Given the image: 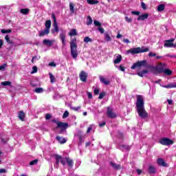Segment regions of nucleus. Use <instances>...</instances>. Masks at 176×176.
I'll return each instance as SVG.
<instances>
[{"label": "nucleus", "instance_id": "nucleus-63", "mask_svg": "<svg viewBox=\"0 0 176 176\" xmlns=\"http://www.w3.org/2000/svg\"><path fill=\"white\" fill-rule=\"evenodd\" d=\"M6 173V169H0V173Z\"/></svg>", "mask_w": 176, "mask_h": 176}, {"label": "nucleus", "instance_id": "nucleus-52", "mask_svg": "<svg viewBox=\"0 0 176 176\" xmlns=\"http://www.w3.org/2000/svg\"><path fill=\"white\" fill-rule=\"evenodd\" d=\"M5 39L8 43H10V38H9V35L6 36Z\"/></svg>", "mask_w": 176, "mask_h": 176}, {"label": "nucleus", "instance_id": "nucleus-36", "mask_svg": "<svg viewBox=\"0 0 176 176\" xmlns=\"http://www.w3.org/2000/svg\"><path fill=\"white\" fill-rule=\"evenodd\" d=\"M69 9L71 13H75V9H74V3H69Z\"/></svg>", "mask_w": 176, "mask_h": 176}, {"label": "nucleus", "instance_id": "nucleus-58", "mask_svg": "<svg viewBox=\"0 0 176 176\" xmlns=\"http://www.w3.org/2000/svg\"><path fill=\"white\" fill-rule=\"evenodd\" d=\"M125 20L126 21H127L128 23H131V18H128L127 16H125Z\"/></svg>", "mask_w": 176, "mask_h": 176}, {"label": "nucleus", "instance_id": "nucleus-37", "mask_svg": "<svg viewBox=\"0 0 176 176\" xmlns=\"http://www.w3.org/2000/svg\"><path fill=\"white\" fill-rule=\"evenodd\" d=\"M2 86H10L12 85V82L10 81H4L1 82Z\"/></svg>", "mask_w": 176, "mask_h": 176}, {"label": "nucleus", "instance_id": "nucleus-32", "mask_svg": "<svg viewBox=\"0 0 176 176\" xmlns=\"http://www.w3.org/2000/svg\"><path fill=\"white\" fill-rule=\"evenodd\" d=\"M54 32H58V25H57V23H54V30H52V33L54 34Z\"/></svg>", "mask_w": 176, "mask_h": 176}, {"label": "nucleus", "instance_id": "nucleus-42", "mask_svg": "<svg viewBox=\"0 0 176 176\" xmlns=\"http://www.w3.org/2000/svg\"><path fill=\"white\" fill-rule=\"evenodd\" d=\"M104 97H105V92H102L99 94V100H102V98H104Z\"/></svg>", "mask_w": 176, "mask_h": 176}, {"label": "nucleus", "instance_id": "nucleus-18", "mask_svg": "<svg viewBox=\"0 0 176 176\" xmlns=\"http://www.w3.org/2000/svg\"><path fill=\"white\" fill-rule=\"evenodd\" d=\"M94 25H96V27H98V30H99L100 34H104V28L101 27V23H94Z\"/></svg>", "mask_w": 176, "mask_h": 176}, {"label": "nucleus", "instance_id": "nucleus-33", "mask_svg": "<svg viewBox=\"0 0 176 176\" xmlns=\"http://www.w3.org/2000/svg\"><path fill=\"white\" fill-rule=\"evenodd\" d=\"M165 6L164 4H160L157 7V11L158 12H163L164 10Z\"/></svg>", "mask_w": 176, "mask_h": 176}, {"label": "nucleus", "instance_id": "nucleus-2", "mask_svg": "<svg viewBox=\"0 0 176 176\" xmlns=\"http://www.w3.org/2000/svg\"><path fill=\"white\" fill-rule=\"evenodd\" d=\"M136 109L140 118L142 119L148 118V112L145 110L144 98L141 95L137 96Z\"/></svg>", "mask_w": 176, "mask_h": 176}, {"label": "nucleus", "instance_id": "nucleus-6", "mask_svg": "<svg viewBox=\"0 0 176 176\" xmlns=\"http://www.w3.org/2000/svg\"><path fill=\"white\" fill-rule=\"evenodd\" d=\"M57 129H60L58 131V134H63L65 131H67V129H68V124L65 122H57Z\"/></svg>", "mask_w": 176, "mask_h": 176}, {"label": "nucleus", "instance_id": "nucleus-35", "mask_svg": "<svg viewBox=\"0 0 176 176\" xmlns=\"http://www.w3.org/2000/svg\"><path fill=\"white\" fill-rule=\"evenodd\" d=\"M93 129H96V126H94V124L90 125V126L88 127V129H87V133H90V131H91V130H93Z\"/></svg>", "mask_w": 176, "mask_h": 176}, {"label": "nucleus", "instance_id": "nucleus-53", "mask_svg": "<svg viewBox=\"0 0 176 176\" xmlns=\"http://www.w3.org/2000/svg\"><path fill=\"white\" fill-rule=\"evenodd\" d=\"M105 124H107V122H105L104 121L102 122H100L99 123V126L100 127H104V126H105Z\"/></svg>", "mask_w": 176, "mask_h": 176}, {"label": "nucleus", "instance_id": "nucleus-8", "mask_svg": "<svg viewBox=\"0 0 176 176\" xmlns=\"http://www.w3.org/2000/svg\"><path fill=\"white\" fill-rule=\"evenodd\" d=\"M160 143L162 145H166V146H168V145H173V144H174V142H173V140L168 139V138H162L160 140Z\"/></svg>", "mask_w": 176, "mask_h": 176}, {"label": "nucleus", "instance_id": "nucleus-40", "mask_svg": "<svg viewBox=\"0 0 176 176\" xmlns=\"http://www.w3.org/2000/svg\"><path fill=\"white\" fill-rule=\"evenodd\" d=\"M6 67H8V65H6V63L0 65V71H5V68H6Z\"/></svg>", "mask_w": 176, "mask_h": 176}, {"label": "nucleus", "instance_id": "nucleus-51", "mask_svg": "<svg viewBox=\"0 0 176 176\" xmlns=\"http://www.w3.org/2000/svg\"><path fill=\"white\" fill-rule=\"evenodd\" d=\"M48 65H49V67H56L57 65L54 62H51L48 64Z\"/></svg>", "mask_w": 176, "mask_h": 176}, {"label": "nucleus", "instance_id": "nucleus-38", "mask_svg": "<svg viewBox=\"0 0 176 176\" xmlns=\"http://www.w3.org/2000/svg\"><path fill=\"white\" fill-rule=\"evenodd\" d=\"M35 93H38V94H41V93H43V88H36L34 90Z\"/></svg>", "mask_w": 176, "mask_h": 176}, {"label": "nucleus", "instance_id": "nucleus-57", "mask_svg": "<svg viewBox=\"0 0 176 176\" xmlns=\"http://www.w3.org/2000/svg\"><path fill=\"white\" fill-rule=\"evenodd\" d=\"M51 118H52V115H50V114H46L45 115L46 120H49V119H51Z\"/></svg>", "mask_w": 176, "mask_h": 176}, {"label": "nucleus", "instance_id": "nucleus-54", "mask_svg": "<svg viewBox=\"0 0 176 176\" xmlns=\"http://www.w3.org/2000/svg\"><path fill=\"white\" fill-rule=\"evenodd\" d=\"M155 56H156L155 53H153V52L148 53V57H155Z\"/></svg>", "mask_w": 176, "mask_h": 176}, {"label": "nucleus", "instance_id": "nucleus-7", "mask_svg": "<svg viewBox=\"0 0 176 176\" xmlns=\"http://www.w3.org/2000/svg\"><path fill=\"white\" fill-rule=\"evenodd\" d=\"M50 27H52L51 23H45V29L39 32V36H45V35H49L50 32Z\"/></svg>", "mask_w": 176, "mask_h": 176}, {"label": "nucleus", "instance_id": "nucleus-47", "mask_svg": "<svg viewBox=\"0 0 176 176\" xmlns=\"http://www.w3.org/2000/svg\"><path fill=\"white\" fill-rule=\"evenodd\" d=\"M36 72H38V68L36 67V66H34L32 67V74H36Z\"/></svg>", "mask_w": 176, "mask_h": 176}, {"label": "nucleus", "instance_id": "nucleus-10", "mask_svg": "<svg viewBox=\"0 0 176 176\" xmlns=\"http://www.w3.org/2000/svg\"><path fill=\"white\" fill-rule=\"evenodd\" d=\"M107 116L111 119L116 118V113H113V110L111 107H107Z\"/></svg>", "mask_w": 176, "mask_h": 176}, {"label": "nucleus", "instance_id": "nucleus-60", "mask_svg": "<svg viewBox=\"0 0 176 176\" xmlns=\"http://www.w3.org/2000/svg\"><path fill=\"white\" fill-rule=\"evenodd\" d=\"M72 109H73V111H79V109H80V107H71Z\"/></svg>", "mask_w": 176, "mask_h": 176}, {"label": "nucleus", "instance_id": "nucleus-24", "mask_svg": "<svg viewBox=\"0 0 176 176\" xmlns=\"http://www.w3.org/2000/svg\"><path fill=\"white\" fill-rule=\"evenodd\" d=\"M87 3L89 5H97V3H100V1L98 0H87Z\"/></svg>", "mask_w": 176, "mask_h": 176}, {"label": "nucleus", "instance_id": "nucleus-55", "mask_svg": "<svg viewBox=\"0 0 176 176\" xmlns=\"http://www.w3.org/2000/svg\"><path fill=\"white\" fill-rule=\"evenodd\" d=\"M41 58V56H34L32 59V62L34 63V61H35V60H39Z\"/></svg>", "mask_w": 176, "mask_h": 176}, {"label": "nucleus", "instance_id": "nucleus-62", "mask_svg": "<svg viewBox=\"0 0 176 176\" xmlns=\"http://www.w3.org/2000/svg\"><path fill=\"white\" fill-rule=\"evenodd\" d=\"M123 42L124 43H130V40H129L127 38H124Z\"/></svg>", "mask_w": 176, "mask_h": 176}, {"label": "nucleus", "instance_id": "nucleus-43", "mask_svg": "<svg viewBox=\"0 0 176 176\" xmlns=\"http://www.w3.org/2000/svg\"><path fill=\"white\" fill-rule=\"evenodd\" d=\"M117 68H118V69L122 72H124V69H126V68L122 65H120V67H117Z\"/></svg>", "mask_w": 176, "mask_h": 176}, {"label": "nucleus", "instance_id": "nucleus-17", "mask_svg": "<svg viewBox=\"0 0 176 176\" xmlns=\"http://www.w3.org/2000/svg\"><path fill=\"white\" fill-rule=\"evenodd\" d=\"M99 79L100 82L103 83V85H109V80H107V78H104L102 76H100L99 77Z\"/></svg>", "mask_w": 176, "mask_h": 176}, {"label": "nucleus", "instance_id": "nucleus-28", "mask_svg": "<svg viewBox=\"0 0 176 176\" xmlns=\"http://www.w3.org/2000/svg\"><path fill=\"white\" fill-rule=\"evenodd\" d=\"M162 74H164L165 75H168V76H170L171 74H173V72L168 69H164V72H162Z\"/></svg>", "mask_w": 176, "mask_h": 176}, {"label": "nucleus", "instance_id": "nucleus-48", "mask_svg": "<svg viewBox=\"0 0 176 176\" xmlns=\"http://www.w3.org/2000/svg\"><path fill=\"white\" fill-rule=\"evenodd\" d=\"M131 14H134L135 16H140V12L139 11H131Z\"/></svg>", "mask_w": 176, "mask_h": 176}, {"label": "nucleus", "instance_id": "nucleus-45", "mask_svg": "<svg viewBox=\"0 0 176 176\" xmlns=\"http://www.w3.org/2000/svg\"><path fill=\"white\" fill-rule=\"evenodd\" d=\"M51 17L53 19L54 23H57V19H56V14H54V13L52 14Z\"/></svg>", "mask_w": 176, "mask_h": 176}, {"label": "nucleus", "instance_id": "nucleus-30", "mask_svg": "<svg viewBox=\"0 0 176 176\" xmlns=\"http://www.w3.org/2000/svg\"><path fill=\"white\" fill-rule=\"evenodd\" d=\"M69 36H75V35H78V34L76 33V30L75 29L71 30L70 32H69Z\"/></svg>", "mask_w": 176, "mask_h": 176}, {"label": "nucleus", "instance_id": "nucleus-41", "mask_svg": "<svg viewBox=\"0 0 176 176\" xmlns=\"http://www.w3.org/2000/svg\"><path fill=\"white\" fill-rule=\"evenodd\" d=\"M9 32H12V30H5V29H3L1 30V33L2 34H9Z\"/></svg>", "mask_w": 176, "mask_h": 176}, {"label": "nucleus", "instance_id": "nucleus-46", "mask_svg": "<svg viewBox=\"0 0 176 176\" xmlns=\"http://www.w3.org/2000/svg\"><path fill=\"white\" fill-rule=\"evenodd\" d=\"M36 163H38V160H34L33 161H31L30 164V166H34V165L36 164Z\"/></svg>", "mask_w": 176, "mask_h": 176}, {"label": "nucleus", "instance_id": "nucleus-26", "mask_svg": "<svg viewBox=\"0 0 176 176\" xmlns=\"http://www.w3.org/2000/svg\"><path fill=\"white\" fill-rule=\"evenodd\" d=\"M119 149H120V151H130V146H126V145H122L119 147Z\"/></svg>", "mask_w": 176, "mask_h": 176}, {"label": "nucleus", "instance_id": "nucleus-3", "mask_svg": "<svg viewBox=\"0 0 176 176\" xmlns=\"http://www.w3.org/2000/svg\"><path fill=\"white\" fill-rule=\"evenodd\" d=\"M56 163L54 164V167L58 168V164L61 163L63 166H65V163L67 162L69 167H72L74 166V161L69 157L63 158L61 156L56 155L55 156Z\"/></svg>", "mask_w": 176, "mask_h": 176}, {"label": "nucleus", "instance_id": "nucleus-29", "mask_svg": "<svg viewBox=\"0 0 176 176\" xmlns=\"http://www.w3.org/2000/svg\"><path fill=\"white\" fill-rule=\"evenodd\" d=\"M84 42L85 43H91V42H93V39H91L90 37L89 36H85L84 38Z\"/></svg>", "mask_w": 176, "mask_h": 176}, {"label": "nucleus", "instance_id": "nucleus-4", "mask_svg": "<svg viewBox=\"0 0 176 176\" xmlns=\"http://www.w3.org/2000/svg\"><path fill=\"white\" fill-rule=\"evenodd\" d=\"M70 53L72 57L76 60L78 58V44H76V38H72L70 41Z\"/></svg>", "mask_w": 176, "mask_h": 176}, {"label": "nucleus", "instance_id": "nucleus-31", "mask_svg": "<svg viewBox=\"0 0 176 176\" xmlns=\"http://www.w3.org/2000/svg\"><path fill=\"white\" fill-rule=\"evenodd\" d=\"M18 116H19V118L20 119V120H24L25 114H24V112H23V111H19Z\"/></svg>", "mask_w": 176, "mask_h": 176}, {"label": "nucleus", "instance_id": "nucleus-5", "mask_svg": "<svg viewBox=\"0 0 176 176\" xmlns=\"http://www.w3.org/2000/svg\"><path fill=\"white\" fill-rule=\"evenodd\" d=\"M146 52H149V48L145 47H138L131 48L126 51V54H138L140 53H146Z\"/></svg>", "mask_w": 176, "mask_h": 176}, {"label": "nucleus", "instance_id": "nucleus-44", "mask_svg": "<svg viewBox=\"0 0 176 176\" xmlns=\"http://www.w3.org/2000/svg\"><path fill=\"white\" fill-rule=\"evenodd\" d=\"M141 6H142L143 10H146V4H145V3H144V1L141 2Z\"/></svg>", "mask_w": 176, "mask_h": 176}, {"label": "nucleus", "instance_id": "nucleus-64", "mask_svg": "<svg viewBox=\"0 0 176 176\" xmlns=\"http://www.w3.org/2000/svg\"><path fill=\"white\" fill-rule=\"evenodd\" d=\"M168 104H169V105H171V104H173V100H168Z\"/></svg>", "mask_w": 176, "mask_h": 176}, {"label": "nucleus", "instance_id": "nucleus-16", "mask_svg": "<svg viewBox=\"0 0 176 176\" xmlns=\"http://www.w3.org/2000/svg\"><path fill=\"white\" fill-rule=\"evenodd\" d=\"M104 39H105L106 42H111L112 41L111 34H109V33H108V32H104Z\"/></svg>", "mask_w": 176, "mask_h": 176}, {"label": "nucleus", "instance_id": "nucleus-39", "mask_svg": "<svg viewBox=\"0 0 176 176\" xmlns=\"http://www.w3.org/2000/svg\"><path fill=\"white\" fill-rule=\"evenodd\" d=\"M69 116V112L68 111H65L63 115V118L65 119L66 118H68Z\"/></svg>", "mask_w": 176, "mask_h": 176}, {"label": "nucleus", "instance_id": "nucleus-27", "mask_svg": "<svg viewBox=\"0 0 176 176\" xmlns=\"http://www.w3.org/2000/svg\"><path fill=\"white\" fill-rule=\"evenodd\" d=\"M21 13L22 14H28L30 13V9L28 8H22L20 10Z\"/></svg>", "mask_w": 176, "mask_h": 176}, {"label": "nucleus", "instance_id": "nucleus-23", "mask_svg": "<svg viewBox=\"0 0 176 176\" xmlns=\"http://www.w3.org/2000/svg\"><path fill=\"white\" fill-rule=\"evenodd\" d=\"M162 87H164L165 89H174L176 87V84H168V85H162Z\"/></svg>", "mask_w": 176, "mask_h": 176}, {"label": "nucleus", "instance_id": "nucleus-34", "mask_svg": "<svg viewBox=\"0 0 176 176\" xmlns=\"http://www.w3.org/2000/svg\"><path fill=\"white\" fill-rule=\"evenodd\" d=\"M49 75L51 83H54V82H56V78H54V76L52 73H50Z\"/></svg>", "mask_w": 176, "mask_h": 176}, {"label": "nucleus", "instance_id": "nucleus-19", "mask_svg": "<svg viewBox=\"0 0 176 176\" xmlns=\"http://www.w3.org/2000/svg\"><path fill=\"white\" fill-rule=\"evenodd\" d=\"M157 164H159V166H162V167H166V166H167L166 162H164V160L162 158H159L157 160Z\"/></svg>", "mask_w": 176, "mask_h": 176}, {"label": "nucleus", "instance_id": "nucleus-61", "mask_svg": "<svg viewBox=\"0 0 176 176\" xmlns=\"http://www.w3.org/2000/svg\"><path fill=\"white\" fill-rule=\"evenodd\" d=\"M136 172L138 175H141V174L142 173V170H141V169H137Z\"/></svg>", "mask_w": 176, "mask_h": 176}, {"label": "nucleus", "instance_id": "nucleus-25", "mask_svg": "<svg viewBox=\"0 0 176 176\" xmlns=\"http://www.w3.org/2000/svg\"><path fill=\"white\" fill-rule=\"evenodd\" d=\"M148 173L150 174H154V173H156V168H155L153 166L150 165L148 167Z\"/></svg>", "mask_w": 176, "mask_h": 176}, {"label": "nucleus", "instance_id": "nucleus-13", "mask_svg": "<svg viewBox=\"0 0 176 176\" xmlns=\"http://www.w3.org/2000/svg\"><path fill=\"white\" fill-rule=\"evenodd\" d=\"M54 42H56V41L54 40H47V39H45L43 40V43L44 45H46L47 46H52Z\"/></svg>", "mask_w": 176, "mask_h": 176}, {"label": "nucleus", "instance_id": "nucleus-59", "mask_svg": "<svg viewBox=\"0 0 176 176\" xmlns=\"http://www.w3.org/2000/svg\"><path fill=\"white\" fill-rule=\"evenodd\" d=\"M87 96H88V98H89V99L93 98V94H91V93L88 92Z\"/></svg>", "mask_w": 176, "mask_h": 176}, {"label": "nucleus", "instance_id": "nucleus-12", "mask_svg": "<svg viewBox=\"0 0 176 176\" xmlns=\"http://www.w3.org/2000/svg\"><path fill=\"white\" fill-rule=\"evenodd\" d=\"M148 17H149V14L148 13L144 14H141L139 15L138 20L144 21V20H146L148 19Z\"/></svg>", "mask_w": 176, "mask_h": 176}, {"label": "nucleus", "instance_id": "nucleus-14", "mask_svg": "<svg viewBox=\"0 0 176 176\" xmlns=\"http://www.w3.org/2000/svg\"><path fill=\"white\" fill-rule=\"evenodd\" d=\"M59 38L62 42L63 46H65V33H64L63 32H62L60 34Z\"/></svg>", "mask_w": 176, "mask_h": 176}, {"label": "nucleus", "instance_id": "nucleus-50", "mask_svg": "<svg viewBox=\"0 0 176 176\" xmlns=\"http://www.w3.org/2000/svg\"><path fill=\"white\" fill-rule=\"evenodd\" d=\"M87 19V23H93V19H91V16H88Z\"/></svg>", "mask_w": 176, "mask_h": 176}, {"label": "nucleus", "instance_id": "nucleus-15", "mask_svg": "<svg viewBox=\"0 0 176 176\" xmlns=\"http://www.w3.org/2000/svg\"><path fill=\"white\" fill-rule=\"evenodd\" d=\"M116 58L113 60L114 64H119L122 61V55L117 54L115 56Z\"/></svg>", "mask_w": 176, "mask_h": 176}, {"label": "nucleus", "instance_id": "nucleus-1", "mask_svg": "<svg viewBox=\"0 0 176 176\" xmlns=\"http://www.w3.org/2000/svg\"><path fill=\"white\" fill-rule=\"evenodd\" d=\"M144 67V68H150L155 74H163L165 68H167V65L166 63H160L157 66L149 65L146 60L138 61L134 63L131 66L132 69H135V68H141Z\"/></svg>", "mask_w": 176, "mask_h": 176}, {"label": "nucleus", "instance_id": "nucleus-22", "mask_svg": "<svg viewBox=\"0 0 176 176\" xmlns=\"http://www.w3.org/2000/svg\"><path fill=\"white\" fill-rule=\"evenodd\" d=\"M148 70L144 69V70L138 72V76H140V78H143V76L144 75H146V74H148Z\"/></svg>", "mask_w": 176, "mask_h": 176}, {"label": "nucleus", "instance_id": "nucleus-9", "mask_svg": "<svg viewBox=\"0 0 176 176\" xmlns=\"http://www.w3.org/2000/svg\"><path fill=\"white\" fill-rule=\"evenodd\" d=\"M174 41L175 38L164 41V47H173L174 48Z\"/></svg>", "mask_w": 176, "mask_h": 176}, {"label": "nucleus", "instance_id": "nucleus-21", "mask_svg": "<svg viewBox=\"0 0 176 176\" xmlns=\"http://www.w3.org/2000/svg\"><path fill=\"white\" fill-rule=\"evenodd\" d=\"M110 166H111V167L114 168V170H120L121 168L119 164H116L114 162H110Z\"/></svg>", "mask_w": 176, "mask_h": 176}, {"label": "nucleus", "instance_id": "nucleus-20", "mask_svg": "<svg viewBox=\"0 0 176 176\" xmlns=\"http://www.w3.org/2000/svg\"><path fill=\"white\" fill-rule=\"evenodd\" d=\"M56 140L59 142V144H65L67 142V139L64 138H61L60 136H56Z\"/></svg>", "mask_w": 176, "mask_h": 176}, {"label": "nucleus", "instance_id": "nucleus-49", "mask_svg": "<svg viewBox=\"0 0 176 176\" xmlns=\"http://www.w3.org/2000/svg\"><path fill=\"white\" fill-rule=\"evenodd\" d=\"M94 94H96V96L100 94V89L98 88H96L94 90Z\"/></svg>", "mask_w": 176, "mask_h": 176}, {"label": "nucleus", "instance_id": "nucleus-11", "mask_svg": "<svg viewBox=\"0 0 176 176\" xmlns=\"http://www.w3.org/2000/svg\"><path fill=\"white\" fill-rule=\"evenodd\" d=\"M80 79L82 82H86V80H87V73L85 71H82L80 74Z\"/></svg>", "mask_w": 176, "mask_h": 176}, {"label": "nucleus", "instance_id": "nucleus-56", "mask_svg": "<svg viewBox=\"0 0 176 176\" xmlns=\"http://www.w3.org/2000/svg\"><path fill=\"white\" fill-rule=\"evenodd\" d=\"M80 144H82L83 142V136L79 135L78 136Z\"/></svg>", "mask_w": 176, "mask_h": 176}]
</instances>
